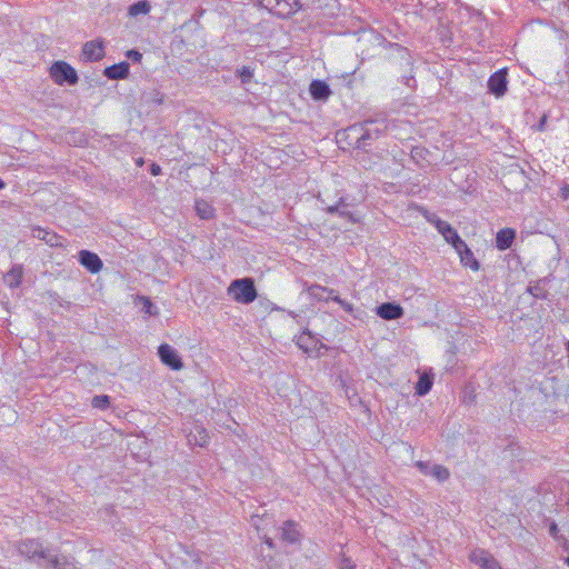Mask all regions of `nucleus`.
<instances>
[{"label": "nucleus", "instance_id": "79ce46f5", "mask_svg": "<svg viewBox=\"0 0 569 569\" xmlns=\"http://www.w3.org/2000/svg\"><path fill=\"white\" fill-rule=\"evenodd\" d=\"M6 187V183L2 179H0V190L3 189Z\"/></svg>", "mask_w": 569, "mask_h": 569}, {"label": "nucleus", "instance_id": "39448f33", "mask_svg": "<svg viewBox=\"0 0 569 569\" xmlns=\"http://www.w3.org/2000/svg\"><path fill=\"white\" fill-rule=\"evenodd\" d=\"M425 217L428 222L436 227L438 232L442 234L448 243L453 244L456 242V238L460 237L447 221L441 220L436 213L426 212Z\"/></svg>", "mask_w": 569, "mask_h": 569}, {"label": "nucleus", "instance_id": "4c0bfd02", "mask_svg": "<svg viewBox=\"0 0 569 569\" xmlns=\"http://www.w3.org/2000/svg\"><path fill=\"white\" fill-rule=\"evenodd\" d=\"M549 533H550V536H552V537H556V536H557V533H558V526H557L555 522H552V523L550 525V527H549Z\"/></svg>", "mask_w": 569, "mask_h": 569}, {"label": "nucleus", "instance_id": "473e14b6", "mask_svg": "<svg viewBox=\"0 0 569 569\" xmlns=\"http://www.w3.org/2000/svg\"><path fill=\"white\" fill-rule=\"evenodd\" d=\"M127 58L132 60L133 62H140L142 59V54L138 50H128L126 53Z\"/></svg>", "mask_w": 569, "mask_h": 569}, {"label": "nucleus", "instance_id": "c9c22d12", "mask_svg": "<svg viewBox=\"0 0 569 569\" xmlns=\"http://www.w3.org/2000/svg\"><path fill=\"white\" fill-rule=\"evenodd\" d=\"M529 291H530V293H531L532 296H535V297H537V298H542V297H543V295L541 293V289H540L538 286H536V287H530V288H529Z\"/></svg>", "mask_w": 569, "mask_h": 569}, {"label": "nucleus", "instance_id": "f03ea898", "mask_svg": "<svg viewBox=\"0 0 569 569\" xmlns=\"http://www.w3.org/2000/svg\"><path fill=\"white\" fill-rule=\"evenodd\" d=\"M50 76L57 84L74 86L79 81L77 71L64 61H57L50 68Z\"/></svg>", "mask_w": 569, "mask_h": 569}, {"label": "nucleus", "instance_id": "ea45409f", "mask_svg": "<svg viewBox=\"0 0 569 569\" xmlns=\"http://www.w3.org/2000/svg\"><path fill=\"white\" fill-rule=\"evenodd\" d=\"M264 542L269 546V547H273V542H272V539L271 538H266L264 539Z\"/></svg>", "mask_w": 569, "mask_h": 569}, {"label": "nucleus", "instance_id": "4be33fe9", "mask_svg": "<svg viewBox=\"0 0 569 569\" xmlns=\"http://www.w3.org/2000/svg\"><path fill=\"white\" fill-rule=\"evenodd\" d=\"M327 212H329L331 214L338 213L340 217H345L353 223L357 222V219L353 216V213L350 212L349 210H347V204H346L343 198H340L339 201L335 206H329L327 208Z\"/></svg>", "mask_w": 569, "mask_h": 569}, {"label": "nucleus", "instance_id": "f704fd0d", "mask_svg": "<svg viewBox=\"0 0 569 569\" xmlns=\"http://www.w3.org/2000/svg\"><path fill=\"white\" fill-rule=\"evenodd\" d=\"M353 569L356 568V566L353 565V562L351 561L350 558L348 557H342V559L340 560V565H339V569Z\"/></svg>", "mask_w": 569, "mask_h": 569}, {"label": "nucleus", "instance_id": "b1692460", "mask_svg": "<svg viewBox=\"0 0 569 569\" xmlns=\"http://www.w3.org/2000/svg\"><path fill=\"white\" fill-rule=\"evenodd\" d=\"M432 383H433L432 377L428 373H422L419 377L418 382L416 385V388H415L416 393L418 396L427 395L431 390Z\"/></svg>", "mask_w": 569, "mask_h": 569}, {"label": "nucleus", "instance_id": "6e6552de", "mask_svg": "<svg viewBox=\"0 0 569 569\" xmlns=\"http://www.w3.org/2000/svg\"><path fill=\"white\" fill-rule=\"evenodd\" d=\"M469 559L481 569H501L499 562L493 558V556L483 549L473 550L470 553Z\"/></svg>", "mask_w": 569, "mask_h": 569}, {"label": "nucleus", "instance_id": "58836bf2", "mask_svg": "<svg viewBox=\"0 0 569 569\" xmlns=\"http://www.w3.org/2000/svg\"><path fill=\"white\" fill-rule=\"evenodd\" d=\"M561 197L563 199H568L569 198V184H566L561 188Z\"/></svg>", "mask_w": 569, "mask_h": 569}, {"label": "nucleus", "instance_id": "bb28decb", "mask_svg": "<svg viewBox=\"0 0 569 569\" xmlns=\"http://www.w3.org/2000/svg\"><path fill=\"white\" fill-rule=\"evenodd\" d=\"M18 418L17 412L9 406H1L0 407V420H2L3 423L10 425L14 422Z\"/></svg>", "mask_w": 569, "mask_h": 569}, {"label": "nucleus", "instance_id": "9b49d317", "mask_svg": "<svg viewBox=\"0 0 569 569\" xmlns=\"http://www.w3.org/2000/svg\"><path fill=\"white\" fill-rule=\"evenodd\" d=\"M31 233L33 238L44 241L50 247L62 246V237L51 230L34 227L32 228Z\"/></svg>", "mask_w": 569, "mask_h": 569}, {"label": "nucleus", "instance_id": "9d476101", "mask_svg": "<svg viewBox=\"0 0 569 569\" xmlns=\"http://www.w3.org/2000/svg\"><path fill=\"white\" fill-rule=\"evenodd\" d=\"M79 262L92 273L99 272L103 266L99 256L89 250H81L79 252Z\"/></svg>", "mask_w": 569, "mask_h": 569}, {"label": "nucleus", "instance_id": "c756f323", "mask_svg": "<svg viewBox=\"0 0 569 569\" xmlns=\"http://www.w3.org/2000/svg\"><path fill=\"white\" fill-rule=\"evenodd\" d=\"M390 49L392 51H395L401 59L406 60L409 63L410 54H409L407 48H405L398 43H390Z\"/></svg>", "mask_w": 569, "mask_h": 569}, {"label": "nucleus", "instance_id": "6ab92c4d", "mask_svg": "<svg viewBox=\"0 0 569 569\" xmlns=\"http://www.w3.org/2000/svg\"><path fill=\"white\" fill-rule=\"evenodd\" d=\"M188 442L191 446L203 448L209 442V435L204 428L197 426L194 430L188 435Z\"/></svg>", "mask_w": 569, "mask_h": 569}, {"label": "nucleus", "instance_id": "5701e85b", "mask_svg": "<svg viewBox=\"0 0 569 569\" xmlns=\"http://www.w3.org/2000/svg\"><path fill=\"white\" fill-rule=\"evenodd\" d=\"M196 211H197V214L201 219L209 220L214 217L216 210L209 202H207L204 200H197L196 201Z\"/></svg>", "mask_w": 569, "mask_h": 569}, {"label": "nucleus", "instance_id": "4468645a", "mask_svg": "<svg viewBox=\"0 0 569 569\" xmlns=\"http://www.w3.org/2000/svg\"><path fill=\"white\" fill-rule=\"evenodd\" d=\"M129 63L123 61L110 67H107L103 74L111 80L126 79L129 74Z\"/></svg>", "mask_w": 569, "mask_h": 569}, {"label": "nucleus", "instance_id": "dca6fc26", "mask_svg": "<svg viewBox=\"0 0 569 569\" xmlns=\"http://www.w3.org/2000/svg\"><path fill=\"white\" fill-rule=\"evenodd\" d=\"M23 268L21 264H14L4 276L3 282L11 289L18 288L22 281Z\"/></svg>", "mask_w": 569, "mask_h": 569}, {"label": "nucleus", "instance_id": "7ed1b4c3", "mask_svg": "<svg viewBox=\"0 0 569 569\" xmlns=\"http://www.w3.org/2000/svg\"><path fill=\"white\" fill-rule=\"evenodd\" d=\"M17 549L21 556H23L26 559L30 561H34L37 563L40 562V560H44L47 562L49 552L46 551L42 547V545L34 539H26L20 541L17 545Z\"/></svg>", "mask_w": 569, "mask_h": 569}, {"label": "nucleus", "instance_id": "a19ab883", "mask_svg": "<svg viewBox=\"0 0 569 569\" xmlns=\"http://www.w3.org/2000/svg\"><path fill=\"white\" fill-rule=\"evenodd\" d=\"M296 10H293L292 8H290L287 12H280L281 14L283 16H289V14H292Z\"/></svg>", "mask_w": 569, "mask_h": 569}, {"label": "nucleus", "instance_id": "cd10ccee", "mask_svg": "<svg viewBox=\"0 0 569 569\" xmlns=\"http://www.w3.org/2000/svg\"><path fill=\"white\" fill-rule=\"evenodd\" d=\"M92 407L104 410L110 405V398L106 395L102 396H94L92 398Z\"/></svg>", "mask_w": 569, "mask_h": 569}, {"label": "nucleus", "instance_id": "37998d69", "mask_svg": "<svg viewBox=\"0 0 569 569\" xmlns=\"http://www.w3.org/2000/svg\"><path fill=\"white\" fill-rule=\"evenodd\" d=\"M137 163H138L139 166H141V164L143 163V160H142V159H139V160L137 161Z\"/></svg>", "mask_w": 569, "mask_h": 569}, {"label": "nucleus", "instance_id": "393cba45", "mask_svg": "<svg viewBox=\"0 0 569 569\" xmlns=\"http://www.w3.org/2000/svg\"><path fill=\"white\" fill-rule=\"evenodd\" d=\"M151 10V6L147 0L138 1L128 8V14L130 17H138L140 14H148Z\"/></svg>", "mask_w": 569, "mask_h": 569}, {"label": "nucleus", "instance_id": "423d86ee", "mask_svg": "<svg viewBox=\"0 0 569 569\" xmlns=\"http://www.w3.org/2000/svg\"><path fill=\"white\" fill-rule=\"evenodd\" d=\"M158 355L162 363L172 370H181L183 362L177 350L168 343H162L158 348Z\"/></svg>", "mask_w": 569, "mask_h": 569}, {"label": "nucleus", "instance_id": "e433bc0d", "mask_svg": "<svg viewBox=\"0 0 569 569\" xmlns=\"http://www.w3.org/2000/svg\"><path fill=\"white\" fill-rule=\"evenodd\" d=\"M150 173H151L152 176H158V174H160V173H161V167H160L159 164H157V163H152V164L150 166Z\"/></svg>", "mask_w": 569, "mask_h": 569}, {"label": "nucleus", "instance_id": "a878e982", "mask_svg": "<svg viewBox=\"0 0 569 569\" xmlns=\"http://www.w3.org/2000/svg\"><path fill=\"white\" fill-rule=\"evenodd\" d=\"M430 476L436 478L438 481L443 482L449 479L450 472L448 468L441 465H433L431 466Z\"/></svg>", "mask_w": 569, "mask_h": 569}, {"label": "nucleus", "instance_id": "a18cd8bd", "mask_svg": "<svg viewBox=\"0 0 569 569\" xmlns=\"http://www.w3.org/2000/svg\"><path fill=\"white\" fill-rule=\"evenodd\" d=\"M567 350L569 351V340H568V343H567Z\"/></svg>", "mask_w": 569, "mask_h": 569}, {"label": "nucleus", "instance_id": "2eb2a0df", "mask_svg": "<svg viewBox=\"0 0 569 569\" xmlns=\"http://www.w3.org/2000/svg\"><path fill=\"white\" fill-rule=\"evenodd\" d=\"M516 238V232L513 229L505 228L497 232L496 236V246L499 250H507L512 246V242Z\"/></svg>", "mask_w": 569, "mask_h": 569}, {"label": "nucleus", "instance_id": "72a5a7b5", "mask_svg": "<svg viewBox=\"0 0 569 569\" xmlns=\"http://www.w3.org/2000/svg\"><path fill=\"white\" fill-rule=\"evenodd\" d=\"M416 467L419 469V471L423 475H430L431 467L428 462L425 461H417Z\"/></svg>", "mask_w": 569, "mask_h": 569}, {"label": "nucleus", "instance_id": "f8f14e48", "mask_svg": "<svg viewBox=\"0 0 569 569\" xmlns=\"http://www.w3.org/2000/svg\"><path fill=\"white\" fill-rule=\"evenodd\" d=\"M82 54L88 61H99L104 57V48L101 41H88L83 44Z\"/></svg>", "mask_w": 569, "mask_h": 569}, {"label": "nucleus", "instance_id": "f3484780", "mask_svg": "<svg viewBox=\"0 0 569 569\" xmlns=\"http://www.w3.org/2000/svg\"><path fill=\"white\" fill-rule=\"evenodd\" d=\"M309 91L315 100H327L331 94L329 86L321 80H313L310 83Z\"/></svg>", "mask_w": 569, "mask_h": 569}, {"label": "nucleus", "instance_id": "c03bdc74", "mask_svg": "<svg viewBox=\"0 0 569 569\" xmlns=\"http://www.w3.org/2000/svg\"><path fill=\"white\" fill-rule=\"evenodd\" d=\"M566 565L569 566V556L565 559Z\"/></svg>", "mask_w": 569, "mask_h": 569}, {"label": "nucleus", "instance_id": "f257e3e1", "mask_svg": "<svg viewBox=\"0 0 569 569\" xmlns=\"http://www.w3.org/2000/svg\"><path fill=\"white\" fill-rule=\"evenodd\" d=\"M228 293L232 296L234 301L243 305L253 302L258 296L251 278L233 280L228 288Z\"/></svg>", "mask_w": 569, "mask_h": 569}, {"label": "nucleus", "instance_id": "a211bd4d", "mask_svg": "<svg viewBox=\"0 0 569 569\" xmlns=\"http://www.w3.org/2000/svg\"><path fill=\"white\" fill-rule=\"evenodd\" d=\"M373 123H375L373 121H366L365 126L359 129L356 127L351 128L352 131L360 132V136L357 137V140H356L357 148H359V149L366 148L369 144L368 141L373 139V136H372L371 129H370V126H372Z\"/></svg>", "mask_w": 569, "mask_h": 569}, {"label": "nucleus", "instance_id": "412c9836", "mask_svg": "<svg viewBox=\"0 0 569 569\" xmlns=\"http://www.w3.org/2000/svg\"><path fill=\"white\" fill-rule=\"evenodd\" d=\"M47 567L50 569H77L74 562L67 557H53L49 555Z\"/></svg>", "mask_w": 569, "mask_h": 569}, {"label": "nucleus", "instance_id": "7c9ffc66", "mask_svg": "<svg viewBox=\"0 0 569 569\" xmlns=\"http://www.w3.org/2000/svg\"><path fill=\"white\" fill-rule=\"evenodd\" d=\"M141 299L143 301L144 312L150 316H158V308L152 303V301L148 297H142Z\"/></svg>", "mask_w": 569, "mask_h": 569}, {"label": "nucleus", "instance_id": "aec40b11", "mask_svg": "<svg viewBox=\"0 0 569 569\" xmlns=\"http://www.w3.org/2000/svg\"><path fill=\"white\" fill-rule=\"evenodd\" d=\"M281 539L289 543H295L299 540L300 533L297 529V523L288 520L281 527Z\"/></svg>", "mask_w": 569, "mask_h": 569}, {"label": "nucleus", "instance_id": "c85d7f7f", "mask_svg": "<svg viewBox=\"0 0 569 569\" xmlns=\"http://www.w3.org/2000/svg\"><path fill=\"white\" fill-rule=\"evenodd\" d=\"M237 74L242 83H249L253 77V70L250 67L243 66L237 70Z\"/></svg>", "mask_w": 569, "mask_h": 569}, {"label": "nucleus", "instance_id": "ddd939ff", "mask_svg": "<svg viewBox=\"0 0 569 569\" xmlns=\"http://www.w3.org/2000/svg\"><path fill=\"white\" fill-rule=\"evenodd\" d=\"M306 291L310 297L319 301H328L329 299H331L332 296L336 295V291L333 289L317 283L307 286Z\"/></svg>", "mask_w": 569, "mask_h": 569}, {"label": "nucleus", "instance_id": "1a4fd4ad", "mask_svg": "<svg viewBox=\"0 0 569 569\" xmlns=\"http://www.w3.org/2000/svg\"><path fill=\"white\" fill-rule=\"evenodd\" d=\"M376 313L383 320H397L403 316L405 311L398 303L383 302L377 307Z\"/></svg>", "mask_w": 569, "mask_h": 569}, {"label": "nucleus", "instance_id": "0eeeda50", "mask_svg": "<svg viewBox=\"0 0 569 569\" xmlns=\"http://www.w3.org/2000/svg\"><path fill=\"white\" fill-rule=\"evenodd\" d=\"M452 247L459 253L460 261L465 267H469L475 271L479 270L480 264L478 260L475 258L472 251L460 237L456 238V242L452 244Z\"/></svg>", "mask_w": 569, "mask_h": 569}, {"label": "nucleus", "instance_id": "2f4dec72", "mask_svg": "<svg viewBox=\"0 0 569 569\" xmlns=\"http://www.w3.org/2000/svg\"><path fill=\"white\" fill-rule=\"evenodd\" d=\"M331 300L339 303L345 311L351 313L353 311V306L349 303L348 301L341 299L337 293L331 297Z\"/></svg>", "mask_w": 569, "mask_h": 569}, {"label": "nucleus", "instance_id": "20e7f679", "mask_svg": "<svg viewBox=\"0 0 569 569\" xmlns=\"http://www.w3.org/2000/svg\"><path fill=\"white\" fill-rule=\"evenodd\" d=\"M508 70L502 68L493 72L488 80V91L497 98L502 97L508 89Z\"/></svg>", "mask_w": 569, "mask_h": 569}]
</instances>
